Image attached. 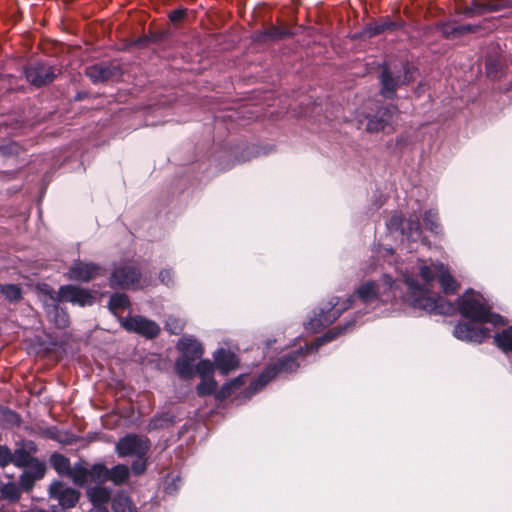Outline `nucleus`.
<instances>
[{"label":"nucleus","mask_w":512,"mask_h":512,"mask_svg":"<svg viewBox=\"0 0 512 512\" xmlns=\"http://www.w3.org/2000/svg\"><path fill=\"white\" fill-rule=\"evenodd\" d=\"M435 279H438L446 294H453L459 288V284L443 263L418 259L409 268H406L402 273L401 280L395 281L390 276L383 275L379 280L367 281L356 290L354 296L347 298L341 306L338 302H331L329 310H321L317 318H313L305 324V328L307 331L316 333L329 326L356 299L364 304L389 303L401 299L412 308L429 314L451 315L455 312L454 305L431 292Z\"/></svg>","instance_id":"nucleus-1"},{"label":"nucleus","mask_w":512,"mask_h":512,"mask_svg":"<svg viewBox=\"0 0 512 512\" xmlns=\"http://www.w3.org/2000/svg\"><path fill=\"white\" fill-rule=\"evenodd\" d=\"M458 310L463 317L474 322H460L455 326L454 336L463 341L481 343L489 337V330L480 327L479 324L491 323L494 326L506 324L501 315L490 312L482 295L473 291L466 292L458 299Z\"/></svg>","instance_id":"nucleus-2"},{"label":"nucleus","mask_w":512,"mask_h":512,"mask_svg":"<svg viewBox=\"0 0 512 512\" xmlns=\"http://www.w3.org/2000/svg\"><path fill=\"white\" fill-rule=\"evenodd\" d=\"M302 353V348L297 350L293 355L284 356L279 362L268 367L249 387L250 394L256 393L270 382L278 373L294 372L299 367L297 356Z\"/></svg>","instance_id":"nucleus-3"},{"label":"nucleus","mask_w":512,"mask_h":512,"mask_svg":"<svg viewBox=\"0 0 512 512\" xmlns=\"http://www.w3.org/2000/svg\"><path fill=\"white\" fill-rule=\"evenodd\" d=\"M48 296L53 302H71L80 306L92 305L94 296L90 290L74 285H63L58 292L48 291Z\"/></svg>","instance_id":"nucleus-4"},{"label":"nucleus","mask_w":512,"mask_h":512,"mask_svg":"<svg viewBox=\"0 0 512 512\" xmlns=\"http://www.w3.org/2000/svg\"><path fill=\"white\" fill-rule=\"evenodd\" d=\"M403 75H395L389 68H385L381 74V94L386 98H392L396 89L403 84L409 83L415 78L416 69L408 64L402 67Z\"/></svg>","instance_id":"nucleus-5"},{"label":"nucleus","mask_w":512,"mask_h":512,"mask_svg":"<svg viewBox=\"0 0 512 512\" xmlns=\"http://www.w3.org/2000/svg\"><path fill=\"white\" fill-rule=\"evenodd\" d=\"M150 447L149 440L144 436L128 434L116 444V452L120 457L136 456L145 458Z\"/></svg>","instance_id":"nucleus-6"},{"label":"nucleus","mask_w":512,"mask_h":512,"mask_svg":"<svg viewBox=\"0 0 512 512\" xmlns=\"http://www.w3.org/2000/svg\"><path fill=\"white\" fill-rule=\"evenodd\" d=\"M140 271L132 263H124L114 269L110 277L113 288H130L138 286Z\"/></svg>","instance_id":"nucleus-7"},{"label":"nucleus","mask_w":512,"mask_h":512,"mask_svg":"<svg viewBox=\"0 0 512 512\" xmlns=\"http://www.w3.org/2000/svg\"><path fill=\"white\" fill-rule=\"evenodd\" d=\"M121 324L127 331L135 332L148 339L155 338L160 333V327L156 322L142 316L123 318Z\"/></svg>","instance_id":"nucleus-8"},{"label":"nucleus","mask_w":512,"mask_h":512,"mask_svg":"<svg viewBox=\"0 0 512 512\" xmlns=\"http://www.w3.org/2000/svg\"><path fill=\"white\" fill-rule=\"evenodd\" d=\"M49 495L52 499L57 500L59 505L65 509L74 507L80 498V493L77 490L61 481L51 483Z\"/></svg>","instance_id":"nucleus-9"},{"label":"nucleus","mask_w":512,"mask_h":512,"mask_svg":"<svg viewBox=\"0 0 512 512\" xmlns=\"http://www.w3.org/2000/svg\"><path fill=\"white\" fill-rule=\"evenodd\" d=\"M102 274L103 269L101 266L93 262L77 260L69 268L67 277L74 281L89 282Z\"/></svg>","instance_id":"nucleus-10"},{"label":"nucleus","mask_w":512,"mask_h":512,"mask_svg":"<svg viewBox=\"0 0 512 512\" xmlns=\"http://www.w3.org/2000/svg\"><path fill=\"white\" fill-rule=\"evenodd\" d=\"M25 75L27 80L37 87L48 84L55 78L53 67L42 63H36L26 68Z\"/></svg>","instance_id":"nucleus-11"},{"label":"nucleus","mask_w":512,"mask_h":512,"mask_svg":"<svg viewBox=\"0 0 512 512\" xmlns=\"http://www.w3.org/2000/svg\"><path fill=\"white\" fill-rule=\"evenodd\" d=\"M397 110L395 107L381 108L376 115L368 117L367 131L379 132L391 125Z\"/></svg>","instance_id":"nucleus-12"},{"label":"nucleus","mask_w":512,"mask_h":512,"mask_svg":"<svg viewBox=\"0 0 512 512\" xmlns=\"http://www.w3.org/2000/svg\"><path fill=\"white\" fill-rule=\"evenodd\" d=\"M215 365L222 374H228L238 367L239 360L237 356L223 348L217 350L214 354Z\"/></svg>","instance_id":"nucleus-13"},{"label":"nucleus","mask_w":512,"mask_h":512,"mask_svg":"<svg viewBox=\"0 0 512 512\" xmlns=\"http://www.w3.org/2000/svg\"><path fill=\"white\" fill-rule=\"evenodd\" d=\"M177 347L183 356L191 358V360H196L203 354L201 343L190 336L182 337L179 340Z\"/></svg>","instance_id":"nucleus-14"},{"label":"nucleus","mask_w":512,"mask_h":512,"mask_svg":"<svg viewBox=\"0 0 512 512\" xmlns=\"http://www.w3.org/2000/svg\"><path fill=\"white\" fill-rule=\"evenodd\" d=\"M35 450L33 442L26 443L24 447L18 448L12 453L11 463L19 468L28 466L33 460L31 453L35 452Z\"/></svg>","instance_id":"nucleus-15"},{"label":"nucleus","mask_w":512,"mask_h":512,"mask_svg":"<svg viewBox=\"0 0 512 512\" xmlns=\"http://www.w3.org/2000/svg\"><path fill=\"white\" fill-rule=\"evenodd\" d=\"M87 496L93 506H105L110 500L111 491L102 486H95L87 491Z\"/></svg>","instance_id":"nucleus-16"},{"label":"nucleus","mask_w":512,"mask_h":512,"mask_svg":"<svg viewBox=\"0 0 512 512\" xmlns=\"http://www.w3.org/2000/svg\"><path fill=\"white\" fill-rule=\"evenodd\" d=\"M21 496V488L15 482L0 481V500L17 502Z\"/></svg>","instance_id":"nucleus-17"},{"label":"nucleus","mask_w":512,"mask_h":512,"mask_svg":"<svg viewBox=\"0 0 512 512\" xmlns=\"http://www.w3.org/2000/svg\"><path fill=\"white\" fill-rule=\"evenodd\" d=\"M114 512H137V507L125 493H118L112 500Z\"/></svg>","instance_id":"nucleus-18"},{"label":"nucleus","mask_w":512,"mask_h":512,"mask_svg":"<svg viewBox=\"0 0 512 512\" xmlns=\"http://www.w3.org/2000/svg\"><path fill=\"white\" fill-rule=\"evenodd\" d=\"M396 27V23L388 19H381L379 21L370 23L366 26L364 33L365 35L372 37L388 30H393Z\"/></svg>","instance_id":"nucleus-19"},{"label":"nucleus","mask_w":512,"mask_h":512,"mask_svg":"<svg viewBox=\"0 0 512 512\" xmlns=\"http://www.w3.org/2000/svg\"><path fill=\"white\" fill-rule=\"evenodd\" d=\"M86 75L93 82H102L108 80L112 76V72L109 67L101 64H96L86 69Z\"/></svg>","instance_id":"nucleus-20"},{"label":"nucleus","mask_w":512,"mask_h":512,"mask_svg":"<svg viewBox=\"0 0 512 512\" xmlns=\"http://www.w3.org/2000/svg\"><path fill=\"white\" fill-rule=\"evenodd\" d=\"M66 476L79 486L86 484L89 480L88 469L80 462L71 467Z\"/></svg>","instance_id":"nucleus-21"},{"label":"nucleus","mask_w":512,"mask_h":512,"mask_svg":"<svg viewBox=\"0 0 512 512\" xmlns=\"http://www.w3.org/2000/svg\"><path fill=\"white\" fill-rule=\"evenodd\" d=\"M130 305L129 298L126 294L115 293L110 297L109 309L115 315L121 313Z\"/></svg>","instance_id":"nucleus-22"},{"label":"nucleus","mask_w":512,"mask_h":512,"mask_svg":"<svg viewBox=\"0 0 512 512\" xmlns=\"http://www.w3.org/2000/svg\"><path fill=\"white\" fill-rule=\"evenodd\" d=\"M129 476V469L126 465L118 464L112 469H108V480L119 485L124 483Z\"/></svg>","instance_id":"nucleus-23"},{"label":"nucleus","mask_w":512,"mask_h":512,"mask_svg":"<svg viewBox=\"0 0 512 512\" xmlns=\"http://www.w3.org/2000/svg\"><path fill=\"white\" fill-rule=\"evenodd\" d=\"M195 360H191V358H187L183 356L178 359L175 363V368L178 375L182 378H190L194 375L195 369L193 362Z\"/></svg>","instance_id":"nucleus-24"},{"label":"nucleus","mask_w":512,"mask_h":512,"mask_svg":"<svg viewBox=\"0 0 512 512\" xmlns=\"http://www.w3.org/2000/svg\"><path fill=\"white\" fill-rule=\"evenodd\" d=\"M54 303L53 309L48 312L50 319L58 328H66L69 325V315L66 311L60 309L56 302Z\"/></svg>","instance_id":"nucleus-25"},{"label":"nucleus","mask_w":512,"mask_h":512,"mask_svg":"<svg viewBox=\"0 0 512 512\" xmlns=\"http://www.w3.org/2000/svg\"><path fill=\"white\" fill-rule=\"evenodd\" d=\"M50 463L56 472L60 475L66 476L71 468L69 459L58 453H55L51 456Z\"/></svg>","instance_id":"nucleus-26"},{"label":"nucleus","mask_w":512,"mask_h":512,"mask_svg":"<svg viewBox=\"0 0 512 512\" xmlns=\"http://www.w3.org/2000/svg\"><path fill=\"white\" fill-rule=\"evenodd\" d=\"M501 6L498 4H488V3H479L476 0H474L471 5L467 8L466 14L467 15H474V14H485L487 12L492 11H498L500 10Z\"/></svg>","instance_id":"nucleus-27"},{"label":"nucleus","mask_w":512,"mask_h":512,"mask_svg":"<svg viewBox=\"0 0 512 512\" xmlns=\"http://www.w3.org/2000/svg\"><path fill=\"white\" fill-rule=\"evenodd\" d=\"M496 345L504 352L512 351V326L494 336Z\"/></svg>","instance_id":"nucleus-28"},{"label":"nucleus","mask_w":512,"mask_h":512,"mask_svg":"<svg viewBox=\"0 0 512 512\" xmlns=\"http://www.w3.org/2000/svg\"><path fill=\"white\" fill-rule=\"evenodd\" d=\"M89 480L103 483L108 480V468L103 464H95L88 470Z\"/></svg>","instance_id":"nucleus-29"},{"label":"nucleus","mask_w":512,"mask_h":512,"mask_svg":"<svg viewBox=\"0 0 512 512\" xmlns=\"http://www.w3.org/2000/svg\"><path fill=\"white\" fill-rule=\"evenodd\" d=\"M217 382L214 377L201 378V382L196 387L199 396L211 395L216 391Z\"/></svg>","instance_id":"nucleus-30"},{"label":"nucleus","mask_w":512,"mask_h":512,"mask_svg":"<svg viewBox=\"0 0 512 512\" xmlns=\"http://www.w3.org/2000/svg\"><path fill=\"white\" fill-rule=\"evenodd\" d=\"M245 383V375H240L230 383L225 384L217 394L218 399H225L231 395L234 388H238Z\"/></svg>","instance_id":"nucleus-31"},{"label":"nucleus","mask_w":512,"mask_h":512,"mask_svg":"<svg viewBox=\"0 0 512 512\" xmlns=\"http://www.w3.org/2000/svg\"><path fill=\"white\" fill-rule=\"evenodd\" d=\"M424 223L427 229L438 234L441 232V226L438 223V214L434 210H428L424 216Z\"/></svg>","instance_id":"nucleus-32"},{"label":"nucleus","mask_w":512,"mask_h":512,"mask_svg":"<svg viewBox=\"0 0 512 512\" xmlns=\"http://www.w3.org/2000/svg\"><path fill=\"white\" fill-rule=\"evenodd\" d=\"M28 466L29 469L24 471V473L28 474L35 481L43 478L46 468L42 462L33 459Z\"/></svg>","instance_id":"nucleus-33"},{"label":"nucleus","mask_w":512,"mask_h":512,"mask_svg":"<svg viewBox=\"0 0 512 512\" xmlns=\"http://www.w3.org/2000/svg\"><path fill=\"white\" fill-rule=\"evenodd\" d=\"M0 291L4 297L11 302L17 301L21 298V289L17 285H1Z\"/></svg>","instance_id":"nucleus-34"},{"label":"nucleus","mask_w":512,"mask_h":512,"mask_svg":"<svg viewBox=\"0 0 512 512\" xmlns=\"http://www.w3.org/2000/svg\"><path fill=\"white\" fill-rule=\"evenodd\" d=\"M195 371L201 378L213 377L214 364L210 360H201Z\"/></svg>","instance_id":"nucleus-35"},{"label":"nucleus","mask_w":512,"mask_h":512,"mask_svg":"<svg viewBox=\"0 0 512 512\" xmlns=\"http://www.w3.org/2000/svg\"><path fill=\"white\" fill-rule=\"evenodd\" d=\"M184 321L176 318V317H169L166 320L165 328L168 330L171 334L178 335L182 332L184 328Z\"/></svg>","instance_id":"nucleus-36"},{"label":"nucleus","mask_w":512,"mask_h":512,"mask_svg":"<svg viewBox=\"0 0 512 512\" xmlns=\"http://www.w3.org/2000/svg\"><path fill=\"white\" fill-rule=\"evenodd\" d=\"M287 34H288V32L286 30L279 29L276 27H271L267 31H265V32L261 33L259 36H257V40L265 41L266 38L279 39V38L286 36Z\"/></svg>","instance_id":"nucleus-37"},{"label":"nucleus","mask_w":512,"mask_h":512,"mask_svg":"<svg viewBox=\"0 0 512 512\" xmlns=\"http://www.w3.org/2000/svg\"><path fill=\"white\" fill-rule=\"evenodd\" d=\"M406 234H407L408 238H410L413 241H416L417 239L420 238L421 226H420V222H419L418 218H416L415 220L408 221V227H407Z\"/></svg>","instance_id":"nucleus-38"},{"label":"nucleus","mask_w":512,"mask_h":512,"mask_svg":"<svg viewBox=\"0 0 512 512\" xmlns=\"http://www.w3.org/2000/svg\"><path fill=\"white\" fill-rule=\"evenodd\" d=\"M12 452L7 446L0 445V466L5 467L11 463Z\"/></svg>","instance_id":"nucleus-39"},{"label":"nucleus","mask_w":512,"mask_h":512,"mask_svg":"<svg viewBox=\"0 0 512 512\" xmlns=\"http://www.w3.org/2000/svg\"><path fill=\"white\" fill-rule=\"evenodd\" d=\"M403 225V219L400 215H393L389 222L387 223V227L389 230H398Z\"/></svg>","instance_id":"nucleus-40"},{"label":"nucleus","mask_w":512,"mask_h":512,"mask_svg":"<svg viewBox=\"0 0 512 512\" xmlns=\"http://www.w3.org/2000/svg\"><path fill=\"white\" fill-rule=\"evenodd\" d=\"M131 468H132V471L134 474L140 475L146 469V461L144 460V458H142V459L138 458L136 461H134L132 463Z\"/></svg>","instance_id":"nucleus-41"},{"label":"nucleus","mask_w":512,"mask_h":512,"mask_svg":"<svg viewBox=\"0 0 512 512\" xmlns=\"http://www.w3.org/2000/svg\"><path fill=\"white\" fill-rule=\"evenodd\" d=\"M35 480L32 479L28 474L24 473L20 476V484L22 488L26 491H29L32 489L34 485Z\"/></svg>","instance_id":"nucleus-42"},{"label":"nucleus","mask_w":512,"mask_h":512,"mask_svg":"<svg viewBox=\"0 0 512 512\" xmlns=\"http://www.w3.org/2000/svg\"><path fill=\"white\" fill-rule=\"evenodd\" d=\"M498 69L499 63L496 61H489L486 64V71L489 77L497 78L498 77Z\"/></svg>","instance_id":"nucleus-43"},{"label":"nucleus","mask_w":512,"mask_h":512,"mask_svg":"<svg viewBox=\"0 0 512 512\" xmlns=\"http://www.w3.org/2000/svg\"><path fill=\"white\" fill-rule=\"evenodd\" d=\"M185 14H186V10L185 9L173 10L170 13V20L172 22H179V21H181L185 17Z\"/></svg>","instance_id":"nucleus-44"},{"label":"nucleus","mask_w":512,"mask_h":512,"mask_svg":"<svg viewBox=\"0 0 512 512\" xmlns=\"http://www.w3.org/2000/svg\"><path fill=\"white\" fill-rule=\"evenodd\" d=\"M159 278L163 284L169 285L172 282V273L170 270H162Z\"/></svg>","instance_id":"nucleus-45"},{"label":"nucleus","mask_w":512,"mask_h":512,"mask_svg":"<svg viewBox=\"0 0 512 512\" xmlns=\"http://www.w3.org/2000/svg\"><path fill=\"white\" fill-rule=\"evenodd\" d=\"M471 31H473V28L471 25L460 26L459 28L456 29V32H458V33L471 32Z\"/></svg>","instance_id":"nucleus-46"},{"label":"nucleus","mask_w":512,"mask_h":512,"mask_svg":"<svg viewBox=\"0 0 512 512\" xmlns=\"http://www.w3.org/2000/svg\"><path fill=\"white\" fill-rule=\"evenodd\" d=\"M90 512H109L106 506H93Z\"/></svg>","instance_id":"nucleus-47"},{"label":"nucleus","mask_w":512,"mask_h":512,"mask_svg":"<svg viewBox=\"0 0 512 512\" xmlns=\"http://www.w3.org/2000/svg\"><path fill=\"white\" fill-rule=\"evenodd\" d=\"M313 349L312 347L309 348V347H306L305 351L308 352L309 350Z\"/></svg>","instance_id":"nucleus-48"}]
</instances>
